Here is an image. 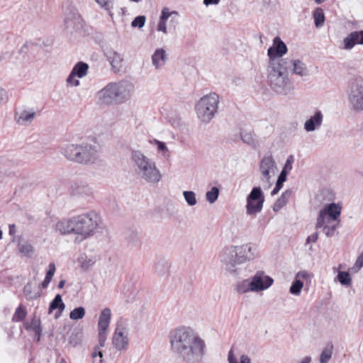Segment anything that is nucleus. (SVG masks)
<instances>
[{
    "mask_svg": "<svg viewBox=\"0 0 363 363\" xmlns=\"http://www.w3.org/2000/svg\"><path fill=\"white\" fill-rule=\"evenodd\" d=\"M172 351L184 363H200L205 354L206 344L194 330L185 326L175 328L170 335Z\"/></svg>",
    "mask_w": 363,
    "mask_h": 363,
    "instance_id": "f257e3e1",
    "label": "nucleus"
},
{
    "mask_svg": "<svg viewBox=\"0 0 363 363\" xmlns=\"http://www.w3.org/2000/svg\"><path fill=\"white\" fill-rule=\"evenodd\" d=\"M257 257V247L252 243L225 245L218 255L219 261L225 272L235 278L245 276L247 268L243 264Z\"/></svg>",
    "mask_w": 363,
    "mask_h": 363,
    "instance_id": "f03ea898",
    "label": "nucleus"
},
{
    "mask_svg": "<svg viewBox=\"0 0 363 363\" xmlns=\"http://www.w3.org/2000/svg\"><path fill=\"white\" fill-rule=\"evenodd\" d=\"M60 152L67 160L79 164H93L100 157L98 147L88 143L66 144Z\"/></svg>",
    "mask_w": 363,
    "mask_h": 363,
    "instance_id": "7ed1b4c3",
    "label": "nucleus"
},
{
    "mask_svg": "<svg viewBox=\"0 0 363 363\" xmlns=\"http://www.w3.org/2000/svg\"><path fill=\"white\" fill-rule=\"evenodd\" d=\"M131 161L135 173L143 181L150 184H157L162 180V174L155 162L142 151L132 150Z\"/></svg>",
    "mask_w": 363,
    "mask_h": 363,
    "instance_id": "20e7f679",
    "label": "nucleus"
},
{
    "mask_svg": "<svg viewBox=\"0 0 363 363\" xmlns=\"http://www.w3.org/2000/svg\"><path fill=\"white\" fill-rule=\"evenodd\" d=\"M286 65H281L277 61H272L267 66V78L271 89L278 94L286 95L292 89L287 77Z\"/></svg>",
    "mask_w": 363,
    "mask_h": 363,
    "instance_id": "39448f33",
    "label": "nucleus"
},
{
    "mask_svg": "<svg viewBox=\"0 0 363 363\" xmlns=\"http://www.w3.org/2000/svg\"><path fill=\"white\" fill-rule=\"evenodd\" d=\"M341 210L342 206L340 203H332L325 205L319 212L316 228L321 229L328 237L333 236L340 222Z\"/></svg>",
    "mask_w": 363,
    "mask_h": 363,
    "instance_id": "423d86ee",
    "label": "nucleus"
},
{
    "mask_svg": "<svg viewBox=\"0 0 363 363\" xmlns=\"http://www.w3.org/2000/svg\"><path fill=\"white\" fill-rule=\"evenodd\" d=\"M77 237L76 240L82 241L93 236L101 228L102 220L100 215L94 211L74 216Z\"/></svg>",
    "mask_w": 363,
    "mask_h": 363,
    "instance_id": "0eeeda50",
    "label": "nucleus"
},
{
    "mask_svg": "<svg viewBox=\"0 0 363 363\" xmlns=\"http://www.w3.org/2000/svg\"><path fill=\"white\" fill-rule=\"evenodd\" d=\"M220 97L215 92H210L201 97L195 104L198 119L203 124L209 123L218 111Z\"/></svg>",
    "mask_w": 363,
    "mask_h": 363,
    "instance_id": "6e6552de",
    "label": "nucleus"
},
{
    "mask_svg": "<svg viewBox=\"0 0 363 363\" xmlns=\"http://www.w3.org/2000/svg\"><path fill=\"white\" fill-rule=\"evenodd\" d=\"M347 99L351 108L357 113L363 111V77H352L348 84Z\"/></svg>",
    "mask_w": 363,
    "mask_h": 363,
    "instance_id": "1a4fd4ad",
    "label": "nucleus"
},
{
    "mask_svg": "<svg viewBox=\"0 0 363 363\" xmlns=\"http://www.w3.org/2000/svg\"><path fill=\"white\" fill-rule=\"evenodd\" d=\"M277 172V166L272 155H266L260 161L261 182L264 189L270 188L271 180Z\"/></svg>",
    "mask_w": 363,
    "mask_h": 363,
    "instance_id": "9d476101",
    "label": "nucleus"
},
{
    "mask_svg": "<svg viewBox=\"0 0 363 363\" xmlns=\"http://www.w3.org/2000/svg\"><path fill=\"white\" fill-rule=\"evenodd\" d=\"M264 202V196L260 187H254L246 198V214L255 217L259 213Z\"/></svg>",
    "mask_w": 363,
    "mask_h": 363,
    "instance_id": "9b49d317",
    "label": "nucleus"
},
{
    "mask_svg": "<svg viewBox=\"0 0 363 363\" xmlns=\"http://www.w3.org/2000/svg\"><path fill=\"white\" fill-rule=\"evenodd\" d=\"M129 330L128 324L120 320L117 322L114 333L112 337V344L118 351L126 350L129 345Z\"/></svg>",
    "mask_w": 363,
    "mask_h": 363,
    "instance_id": "f8f14e48",
    "label": "nucleus"
},
{
    "mask_svg": "<svg viewBox=\"0 0 363 363\" xmlns=\"http://www.w3.org/2000/svg\"><path fill=\"white\" fill-rule=\"evenodd\" d=\"M288 51V48L284 41L279 37H275L273 40L272 45L267 50V55L269 58V63L272 61H277L281 65H286V59L281 58Z\"/></svg>",
    "mask_w": 363,
    "mask_h": 363,
    "instance_id": "ddd939ff",
    "label": "nucleus"
},
{
    "mask_svg": "<svg viewBox=\"0 0 363 363\" xmlns=\"http://www.w3.org/2000/svg\"><path fill=\"white\" fill-rule=\"evenodd\" d=\"M118 103H125L129 101L134 94L135 86L128 81L113 82Z\"/></svg>",
    "mask_w": 363,
    "mask_h": 363,
    "instance_id": "4468645a",
    "label": "nucleus"
},
{
    "mask_svg": "<svg viewBox=\"0 0 363 363\" xmlns=\"http://www.w3.org/2000/svg\"><path fill=\"white\" fill-rule=\"evenodd\" d=\"M36 113L33 108L21 106L15 109L13 119L21 126H28L34 121Z\"/></svg>",
    "mask_w": 363,
    "mask_h": 363,
    "instance_id": "2eb2a0df",
    "label": "nucleus"
},
{
    "mask_svg": "<svg viewBox=\"0 0 363 363\" xmlns=\"http://www.w3.org/2000/svg\"><path fill=\"white\" fill-rule=\"evenodd\" d=\"M254 292L259 293L270 288L274 284V279L264 271H257L251 277Z\"/></svg>",
    "mask_w": 363,
    "mask_h": 363,
    "instance_id": "dca6fc26",
    "label": "nucleus"
},
{
    "mask_svg": "<svg viewBox=\"0 0 363 363\" xmlns=\"http://www.w3.org/2000/svg\"><path fill=\"white\" fill-rule=\"evenodd\" d=\"M96 97L97 104L101 106H111L118 103L113 82L108 83L99 90Z\"/></svg>",
    "mask_w": 363,
    "mask_h": 363,
    "instance_id": "f3484780",
    "label": "nucleus"
},
{
    "mask_svg": "<svg viewBox=\"0 0 363 363\" xmlns=\"http://www.w3.org/2000/svg\"><path fill=\"white\" fill-rule=\"evenodd\" d=\"M88 69L89 66L86 63L79 62L76 64L66 79L67 84L72 87L79 86L80 85L79 79L87 74Z\"/></svg>",
    "mask_w": 363,
    "mask_h": 363,
    "instance_id": "a211bd4d",
    "label": "nucleus"
},
{
    "mask_svg": "<svg viewBox=\"0 0 363 363\" xmlns=\"http://www.w3.org/2000/svg\"><path fill=\"white\" fill-rule=\"evenodd\" d=\"M12 242L16 244L18 252L23 257H31L35 253L32 243L22 236H14Z\"/></svg>",
    "mask_w": 363,
    "mask_h": 363,
    "instance_id": "6ab92c4d",
    "label": "nucleus"
},
{
    "mask_svg": "<svg viewBox=\"0 0 363 363\" xmlns=\"http://www.w3.org/2000/svg\"><path fill=\"white\" fill-rule=\"evenodd\" d=\"M105 54L114 72L123 70L124 59L122 54L113 49L107 50Z\"/></svg>",
    "mask_w": 363,
    "mask_h": 363,
    "instance_id": "aec40b11",
    "label": "nucleus"
},
{
    "mask_svg": "<svg viewBox=\"0 0 363 363\" xmlns=\"http://www.w3.org/2000/svg\"><path fill=\"white\" fill-rule=\"evenodd\" d=\"M323 121V113L320 110H315L311 116L306 120L303 127L306 132H313L318 130Z\"/></svg>",
    "mask_w": 363,
    "mask_h": 363,
    "instance_id": "412c9836",
    "label": "nucleus"
},
{
    "mask_svg": "<svg viewBox=\"0 0 363 363\" xmlns=\"http://www.w3.org/2000/svg\"><path fill=\"white\" fill-rule=\"evenodd\" d=\"M55 228L61 235L74 234L77 236L74 216L71 218L64 219L57 222Z\"/></svg>",
    "mask_w": 363,
    "mask_h": 363,
    "instance_id": "4be33fe9",
    "label": "nucleus"
},
{
    "mask_svg": "<svg viewBox=\"0 0 363 363\" xmlns=\"http://www.w3.org/2000/svg\"><path fill=\"white\" fill-rule=\"evenodd\" d=\"M343 49L352 50L356 45H363V30L353 31L343 40Z\"/></svg>",
    "mask_w": 363,
    "mask_h": 363,
    "instance_id": "5701e85b",
    "label": "nucleus"
},
{
    "mask_svg": "<svg viewBox=\"0 0 363 363\" xmlns=\"http://www.w3.org/2000/svg\"><path fill=\"white\" fill-rule=\"evenodd\" d=\"M152 65L156 69H161L166 64L167 55L164 49L157 48L151 57Z\"/></svg>",
    "mask_w": 363,
    "mask_h": 363,
    "instance_id": "b1692460",
    "label": "nucleus"
},
{
    "mask_svg": "<svg viewBox=\"0 0 363 363\" xmlns=\"http://www.w3.org/2000/svg\"><path fill=\"white\" fill-rule=\"evenodd\" d=\"M288 67L294 74L301 77H306L308 75V69L306 64L298 59L290 60Z\"/></svg>",
    "mask_w": 363,
    "mask_h": 363,
    "instance_id": "393cba45",
    "label": "nucleus"
},
{
    "mask_svg": "<svg viewBox=\"0 0 363 363\" xmlns=\"http://www.w3.org/2000/svg\"><path fill=\"white\" fill-rule=\"evenodd\" d=\"M65 24L67 29H78L82 26V18L77 12L66 14Z\"/></svg>",
    "mask_w": 363,
    "mask_h": 363,
    "instance_id": "a878e982",
    "label": "nucleus"
},
{
    "mask_svg": "<svg viewBox=\"0 0 363 363\" xmlns=\"http://www.w3.org/2000/svg\"><path fill=\"white\" fill-rule=\"evenodd\" d=\"M111 312L108 308H104L100 314L98 328L99 332L106 333L111 322Z\"/></svg>",
    "mask_w": 363,
    "mask_h": 363,
    "instance_id": "bb28decb",
    "label": "nucleus"
},
{
    "mask_svg": "<svg viewBox=\"0 0 363 363\" xmlns=\"http://www.w3.org/2000/svg\"><path fill=\"white\" fill-rule=\"evenodd\" d=\"M76 262L82 270L87 271L95 264L96 259L93 256L82 254L77 257Z\"/></svg>",
    "mask_w": 363,
    "mask_h": 363,
    "instance_id": "cd10ccee",
    "label": "nucleus"
},
{
    "mask_svg": "<svg viewBox=\"0 0 363 363\" xmlns=\"http://www.w3.org/2000/svg\"><path fill=\"white\" fill-rule=\"evenodd\" d=\"M23 296L27 301L35 300L41 296V291L36 289L30 282L27 283L23 287Z\"/></svg>",
    "mask_w": 363,
    "mask_h": 363,
    "instance_id": "c85d7f7f",
    "label": "nucleus"
},
{
    "mask_svg": "<svg viewBox=\"0 0 363 363\" xmlns=\"http://www.w3.org/2000/svg\"><path fill=\"white\" fill-rule=\"evenodd\" d=\"M73 194L81 198H86L93 195V189L92 188L86 184H77L73 188Z\"/></svg>",
    "mask_w": 363,
    "mask_h": 363,
    "instance_id": "c756f323",
    "label": "nucleus"
},
{
    "mask_svg": "<svg viewBox=\"0 0 363 363\" xmlns=\"http://www.w3.org/2000/svg\"><path fill=\"white\" fill-rule=\"evenodd\" d=\"M228 363H252L250 357L245 354H241L237 355L233 348H231L228 353Z\"/></svg>",
    "mask_w": 363,
    "mask_h": 363,
    "instance_id": "7c9ffc66",
    "label": "nucleus"
},
{
    "mask_svg": "<svg viewBox=\"0 0 363 363\" xmlns=\"http://www.w3.org/2000/svg\"><path fill=\"white\" fill-rule=\"evenodd\" d=\"M235 291L239 294H244L249 292H254V289L251 279H243L237 283L235 285Z\"/></svg>",
    "mask_w": 363,
    "mask_h": 363,
    "instance_id": "2f4dec72",
    "label": "nucleus"
},
{
    "mask_svg": "<svg viewBox=\"0 0 363 363\" xmlns=\"http://www.w3.org/2000/svg\"><path fill=\"white\" fill-rule=\"evenodd\" d=\"M290 196L291 191L289 190L284 191L281 196L277 200L276 203H274L273 207L274 211H279L282 207H284L286 204Z\"/></svg>",
    "mask_w": 363,
    "mask_h": 363,
    "instance_id": "473e14b6",
    "label": "nucleus"
},
{
    "mask_svg": "<svg viewBox=\"0 0 363 363\" xmlns=\"http://www.w3.org/2000/svg\"><path fill=\"white\" fill-rule=\"evenodd\" d=\"M163 16L164 17V22H165L166 24L167 23L169 19H170V22L173 24H176L177 23V18L178 16V13L177 11H170L169 9L164 8L162 10L160 16Z\"/></svg>",
    "mask_w": 363,
    "mask_h": 363,
    "instance_id": "72a5a7b5",
    "label": "nucleus"
},
{
    "mask_svg": "<svg viewBox=\"0 0 363 363\" xmlns=\"http://www.w3.org/2000/svg\"><path fill=\"white\" fill-rule=\"evenodd\" d=\"M65 305L62 301V296L60 294L55 296V298L51 301L49 306V313H51L53 310L59 308L60 311H64Z\"/></svg>",
    "mask_w": 363,
    "mask_h": 363,
    "instance_id": "f704fd0d",
    "label": "nucleus"
},
{
    "mask_svg": "<svg viewBox=\"0 0 363 363\" xmlns=\"http://www.w3.org/2000/svg\"><path fill=\"white\" fill-rule=\"evenodd\" d=\"M56 267L55 264L54 263H50L48 265V269L46 273L45 279L41 284V286L43 289H45L48 287L49 284L50 283L55 273Z\"/></svg>",
    "mask_w": 363,
    "mask_h": 363,
    "instance_id": "c9c22d12",
    "label": "nucleus"
},
{
    "mask_svg": "<svg viewBox=\"0 0 363 363\" xmlns=\"http://www.w3.org/2000/svg\"><path fill=\"white\" fill-rule=\"evenodd\" d=\"M219 189L216 186H213L209 191L206 193V199L210 203H214L219 196Z\"/></svg>",
    "mask_w": 363,
    "mask_h": 363,
    "instance_id": "e433bc0d",
    "label": "nucleus"
},
{
    "mask_svg": "<svg viewBox=\"0 0 363 363\" xmlns=\"http://www.w3.org/2000/svg\"><path fill=\"white\" fill-rule=\"evenodd\" d=\"M182 194H183L185 201L189 206H194L196 205L197 199H196V194L194 191H184Z\"/></svg>",
    "mask_w": 363,
    "mask_h": 363,
    "instance_id": "4c0bfd02",
    "label": "nucleus"
},
{
    "mask_svg": "<svg viewBox=\"0 0 363 363\" xmlns=\"http://www.w3.org/2000/svg\"><path fill=\"white\" fill-rule=\"evenodd\" d=\"M335 281H339L342 285L347 286L351 284L352 279L348 272L338 270Z\"/></svg>",
    "mask_w": 363,
    "mask_h": 363,
    "instance_id": "58836bf2",
    "label": "nucleus"
},
{
    "mask_svg": "<svg viewBox=\"0 0 363 363\" xmlns=\"http://www.w3.org/2000/svg\"><path fill=\"white\" fill-rule=\"evenodd\" d=\"M85 308L82 306H79L74 308L69 313V318L72 320H77L82 319L85 315Z\"/></svg>",
    "mask_w": 363,
    "mask_h": 363,
    "instance_id": "ea45409f",
    "label": "nucleus"
},
{
    "mask_svg": "<svg viewBox=\"0 0 363 363\" xmlns=\"http://www.w3.org/2000/svg\"><path fill=\"white\" fill-rule=\"evenodd\" d=\"M313 18L316 27H321L325 21L323 11L320 8H317L313 12Z\"/></svg>",
    "mask_w": 363,
    "mask_h": 363,
    "instance_id": "a19ab883",
    "label": "nucleus"
},
{
    "mask_svg": "<svg viewBox=\"0 0 363 363\" xmlns=\"http://www.w3.org/2000/svg\"><path fill=\"white\" fill-rule=\"evenodd\" d=\"M26 315H27V311H26V307L23 306H19L16 308V310L13 315L12 320L14 322H20L26 318Z\"/></svg>",
    "mask_w": 363,
    "mask_h": 363,
    "instance_id": "79ce46f5",
    "label": "nucleus"
},
{
    "mask_svg": "<svg viewBox=\"0 0 363 363\" xmlns=\"http://www.w3.org/2000/svg\"><path fill=\"white\" fill-rule=\"evenodd\" d=\"M333 345L325 347L320 356V363H328L332 357Z\"/></svg>",
    "mask_w": 363,
    "mask_h": 363,
    "instance_id": "37998d69",
    "label": "nucleus"
},
{
    "mask_svg": "<svg viewBox=\"0 0 363 363\" xmlns=\"http://www.w3.org/2000/svg\"><path fill=\"white\" fill-rule=\"evenodd\" d=\"M303 287V282L295 278L294 281L290 286L289 291L294 296H299Z\"/></svg>",
    "mask_w": 363,
    "mask_h": 363,
    "instance_id": "c03bdc74",
    "label": "nucleus"
},
{
    "mask_svg": "<svg viewBox=\"0 0 363 363\" xmlns=\"http://www.w3.org/2000/svg\"><path fill=\"white\" fill-rule=\"evenodd\" d=\"M287 174H288L286 173L285 172H282V171L281 172L279 176L278 177V179H277V181L276 183V186L274 188L273 191H272V195L277 194L279 191V190L282 188L283 184L286 179Z\"/></svg>",
    "mask_w": 363,
    "mask_h": 363,
    "instance_id": "a18cd8bd",
    "label": "nucleus"
},
{
    "mask_svg": "<svg viewBox=\"0 0 363 363\" xmlns=\"http://www.w3.org/2000/svg\"><path fill=\"white\" fill-rule=\"evenodd\" d=\"M154 144L157 146V150L160 152L164 157H169V149L165 143L155 140Z\"/></svg>",
    "mask_w": 363,
    "mask_h": 363,
    "instance_id": "49530a36",
    "label": "nucleus"
},
{
    "mask_svg": "<svg viewBox=\"0 0 363 363\" xmlns=\"http://www.w3.org/2000/svg\"><path fill=\"white\" fill-rule=\"evenodd\" d=\"M9 100V95L8 91L2 85H0V106L7 104Z\"/></svg>",
    "mask_w": 363,
    "mask_h": 363,
    "instance_id": "de8ad7c7",
    "label": "nucleus"
},
{
    "mask_svg": "<svg viewBox=\"0 0 363 363\" xmlns=\"http://www.w3.org/2000/svg\"><path fill=\"white\" fill-rule=\"evenodd\" d=\"M115 0H95V1L103 9L111 11L113 8V2Z\"/></svg>",
    "mask_w": 363,
    "mask_h": 363,
    "instance_id": "09e8293b",
    "label": "nucleus"
},
{
    "mask_svg": "<svg viewBox=\"0 0 363 363\" xmlns=\"http://www.w3.org/2000/svg\"><path fill=\"white\" fill-rule=\"evenodd\" d=\"M146 18L145 16H138L132 21L131 26L133 28H141L145 26Z\"/></svg>",
    "mask_w": 363,
    "mask_h": 363,
    "instance_id": "8fccbe9b",
    "label": "nucleus"
},
{
    "mask_svg": "<svg viewBox=\"0 0 363 363\" xmlns=\"http://www.w3.org/2000/svg\"><path fill=\"white\" fill-rule=\"evenodd\" d=\"M242 141L248 145H252L255 142L254 135L251 132H245L241 133Z\"/></svg>",
    "mask_w": 363,
    "mask_h": 363,
    "instance_id": "3c124183",
    "label": "nucleus"
},
{
    "mask_svg": "<svg viewBox=\"0 0 363 363\" xmlns=\"http://www.w3.org/2000/svg\"><path fill=\"white\" fill-rule=\"evenodd\" d=\"M295 278L300 281H302V280L310 281L312 278V275L311 274H309L308 272H307L306 271L303 270V271L298 272L296 274Z\"/></svg>",
    "mask_w": 363,
    "mask_h": 363,
    "instance_id": "603ef678",
    "label": "nucleus"
},
{
    "mask_svg": "<svg viewBox=\"0 0 363 363\" xmlns=\"http://www.w3.org/2000/svg\"><path fill=\"white\" fill-rule=\"evenodd\" d=\"M164 16L160 17V21H159V23L157 26V30L159 32H162L164 34H167V24L165 23V22H164Z\"/></svg>",
    "mask_w": 363,
    "mask_h": 363,
    "instance_id": "864d4df0",
    "label": "nucleus"
},
{
    "mask_svg": "<svg viewBox=\"0 0 363 363\" xmlns=\"http://www.w3.org/2000/svg\"><path fill=\"white\" fill-rule=\"evenodd\" d=\"M292 162H293L292 157H290L286 161L285 165L281 171L285 172L286 173L289 174L291 172V170L292 169Z\"/></svg>",
    "mask_w": 363,
    "mask_h": 363,
    "instance_id": "5fc2aeb1",
    "label": "nucleus"
},
{
    "mask_svg": "<svg viewBox=\"0 0 363 363\" xmlns=\"http://www.w3.org/2000/svg\"><path fill=\"white\" fill-rule=\"evenodd\" d=\"M82 340V334H77L74 337H72L70 340V344L73 346H76L78 344L81 343Z\"/></svg>",
    "mask_w": 363,
    "mask_h": 363,
    "instance_id": "6e6d98bb",
    "label": "nucleus"
},
{
    "mask_svg": "<svg viewBox=\"0 0 363 363\" xmlns=\"http://www.w3.org/2000/svg\"><path fill=\"white\" fill-rule=\"evenodd\" d=\"M106 333L99 332V347L100 348L105 345Z\"/></svg>",
    "mask_w": 363,
    "mask_h": 363,
    "instance_id": "4d7b16f0",
    "label": "nucleus"
},
{
    "mask_svg": "<svg viewBox=\"0 0 363 363\" xmlns=\"http://www.w3.org/2000/svg\"><path fill=\"white\" fill-rule=\"evenodd\" d=\"M97 356H99V357H103V352L99 346H96L94 347V351L91 354V357L93 359H96Z\"/></svg>",
    "mask_w": 363,
    "mask_h": 363,
    "instance_id": "13d9d810",
    "label": "nucleus"
},
{
    "mask_svg": "<svg viewBox=\"0 0 363 363\" xmlns=\"http://www.w3.org/2000/svg\"><path fill=\"white\" fill-rule=\"evenodd\" d=\"M318 238V233L315 232L307 238L306 242L307 243H309L311 242H316Z\"/></svg>",
    "mask_w": 363,
    "mask_h": 363,
    "instance_id": "bf43d9fd",
    "label": "nucleus"
},
{
    "mask_svg": "<svg viewBox=\"0 0 363 363\" xmlns=\"http://www.w3.org/2000/svg\"><path fill=\"white\" fill-rule=\"evenodd\" d=\"M32 325L34 326V330L37 334H40V321L39 320H32Z\"/></svg>",
    "mask_w": 363,
    "mask_h": 363,
    "instance_id": "052dcab7",
    "label": "nucleus"
},
{
    "mask_svg": "<svg viewBox=\"0 0 363 363\" xmlns=\"http://www.w3.org/2000/svg\"><path fill=\"white\" fill-rule=\"evenodd\" d=\"M220 0H203V4L206 6L209 5H217Z\"/></svg>",
    "mask_w": 363,
    "mask_h": 363,
    "instance_id": "680f3d73",
    "label": "nucleus"
},
{
    "mask_svg": "<svg viewBox=\"0 0 363 363\" xmlns=\"http://www.w3.org/2000/svg\"><path fill=\"white\" fill-rule=\"evenodd\" d=\"M312 359L311 357L306 356L302 358L299 362L297 363H311Z\"/></svg>",
    "mask_w": 363,
    "mask_h": 363,
    "instance_id": "e2e57ef3",
    "label": "nucleus"
},
{
    "mask_svg": "<svg viewBox=\"0 0 363 363\" xmlns=\"http://www.w3.org/2000/svg\"><path fill=\"white\" fill-rule=\"evenodd\" d=\"M9 234L13 235L16 233V225L14 224L9 225Z\"/></svg>",
    "mask_w": 363,
    "mask_h": 363,
    "instance_id": "0e129e2a",
    "label": "nucleus"
},
{
    "mask_svg": "<svg viewBox=\"0 0 363 363\" xmlns=\"http://www.w3.org/2000/svg\"><path fill=\"white\" fill-rule=\"evenodd\" d=\"M93 363H103V357H99V356H97L96 359H93Z\"/></svg>",
    "mask_w": 363,
    "mask_h": 363,
    "instance_id": "69168bd1",
    "label": "nucleus"
},
{
    "mask_svg": "<svg viewBox=\"0 0 363 363\" xmlns=\"http://www.w3.org/2000/svg\"><path fill=\"white\" fill-rule=\"evenodd\" d=\"M65 284V281L61 280L58 284V288L62 289L64 287Z\"/></svg>",
    "mask_w": 363,
    "mask_h": 363,
    "instance_id": "338daca9",
    "label": "nucleus"
},
{
    "mask_svg": "<svg viewBox=\"0 0 363 363\" xmlns=\"http://www.w3.org/2000/svg\"><path fill=\"white\" fill-rule=\"evenodd\" d=\"M2 235H3L2 230L0 229V240L2 238Z\"/></svg>",
    "mask_w": 363,
    "mask_h": 363,
    "instance_id": "774afa93",
    "label": "nucleus"
}]
</instances>
